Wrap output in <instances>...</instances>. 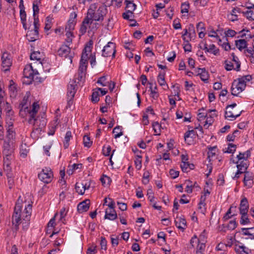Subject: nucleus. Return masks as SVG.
I'll list each match as a JSON object with an SVG mask.
<instances>
[{
  "label": "nucleus",
  "mask_w": 254,
  "mask_h": 254,
  "mask_svg": "<svg viewBox=\"0 0 254 254\" xmlns=\"http://www.w3.org/2000/svg\"><path fill=\"white\" fill-rule=\"evenodd\" d=\"M54 178L52 169L49 167H45L38 174V178L45 184L50 183Z\"/></svg>",
  "instance_id": "0eeeda50"
},
{
  "label": "nucleus",
  "mask_w": 254,
  "mask_h": 254,
  "mask_svg": "<svg viewBox=\"0 0 254 254\" xmlns=\"http://www.w3.org/2000/svg\"><path fill=\"white\" fill-rule=\"evenodd\" d=\"M199 113L197 114V119L199 122L201 123V121L204 120V119L206 118V117L207 116V114H206L205 113L200 111H204V109H200L198 110Z\"/></svg>",
  "instance_id": "09e8293b"
},
{
  "label": "nucleus",
  "mask_w": 254,
  "mask_h": 254,
  "mask_svg": "<svg viewBox=\"0 0 254 254\" xmlns=\"http://www.w3.org/2000/svg\"><path fill=\"white\" fill-rule=\"evenodd\" d=\"M196 245V251L204 252L205 249V244L197 243L194 244V246Z\"/></svg>",
  "instance_id": "338daca9"
},
{
  "label": "nucleus",
  "mask_w": 254,
  "mask_h": 254,
  "mask_svg": "<svg viewBox=\"0 0 254 254\" xmlns=\"http://www.w3.org/2000/svg\"><path fill=\"white\" fill-rule=\"evenodd\" d=\"M244 14L248 19L251 21L254 20V12L251 10H248L244 12Z\"/></svg>",
  "instance_id": "864d4df0"
},
{
  "label": "nucleus",
  "mask_w": 254,
  "mask_h": 254,
  "mask_svg": "<svg viewBox=\"0 0 254 254\" xmlns=\"http://www.w3.org/2000/svg\"><path fill=\"white\" fill-rule=\"evenodd\" d=\"M113 132L114 133H115L114 137L115 138L120 137L123 134V133L122 131L121 127L119 126L115 127L114 128Z\"/></svg>",
  "instance_id": "de8ad7c7"
},
{
  "label": "nucleus",
  "mask_w": 254,
  "mask_h": 254,
  "mask_svg": "<svg viewBox=\"0 0 254 254\" xmlns=\"http://www.w3.org/2000/svg\"><path fill=\"white\" fill-rule=\"evenodd\" d=\"M240 33L241 34L240 37L241 38L245 37L246 39H252L254 37V36L252 35L250 33V31L248 30H246L245 29H243L240 32Z\"/></svg>",
  "instance_id": "79ce46f5"
},
{
  "label": "nucleus",
  "mask_w": 254,
  "mask_h": 254,
  "mask_svg": "<svg viewBox=\"0 0 254 254\" xmlns=\"http://www.w3.org/2000/svg\"><path fill=\"white\" fill-rule=\"evenodd\" d=\"M206 236L205 232L203 231V232L200 234L198 238H197L196 235H194L190 241V244L194 247V244H197V243L205 244L206 242Z\"/></svg>",
  "instance_id": "2eb2a0df"
},
{
  "label": "nucleus",
  "mask_w": 254,
  "mask_h": 254,
  "mask_svg": "<svg viewBox=\"0 0 254 254\" xmlns=\"http://www.w3.org/2000/svg\"><path fill=\"white\" fill-rule=\"evenodd\" d=\"M236 107V103L227 106L225 115L226 119L230 121H233L240 116L241 112L237 109Z\"/></svg>",
  "instance_id": "423d86ee"
},
{
  "label": "nucleus",
  "mask_w": 254,
  "mask_h": 254,
  "mask_svg": "<svg viewBox=\"0 0 254 254\" xmlns=\"http://www.w3.org/2000/svg\"><path fill=\"white\" fill-rule=\"evenodd\" d=\"M92 23L91 20L86 16L80 28V32L82 35L86 33L88 27H89V25L91 24Z\"/></svg>",
  "instance_id": "4be33fe9"
},
{
  "label": "nucleus",
  "mask_w": 254,
  "mask_h": 254,
  "mask_svg": "<svg viewBox=\"0 0 254 254\" xmlns=\"http://www.w3.org/2000/svg\"><path fill=\"white\" fill-rule=\"evenodd\" d=\"M77 15L75 12H72L70 14V19L68 21L67 24L65 26V30L73 31L74 29L75 25V19Z\"/></svg>",
  "instance_id": "a211bd4d"
},
{
  "label": "nucleus",
  "mask_w": 254,
  "mask_h": 254,
  "mask_svg": "<svg viewBox=\"0 0 254 254\" xmlns=\"http://www.w3.org/2000/svg\"><path fill=\"white\" fill-rule=\"evenodd\" d=\"M103 153L106 156H110L111 151V147L110 145H104L103 147Z\"/></svg>",
  "instance_id": "bf43d9fd"
},
{
  "label": "nucleus",
  "mask_w": 254,
  "mask_h": 254,
  "mask_svg": "<svg viewBox=\"0 0 254 254\" xmlns=\"http://www.w3.org/2000/svg\"><path fill=\"white\" fill-rule=\"evenodd\" d=\"M90 206V200L86 199L79 203L77 205V210L79 212L82 213L87 211Z\"/></svg>",
  "instance_id": "aec40b11"
},
{
  "label": "nucleus",
  "mask_w": 254,
  "mask_h": 254,
  "mask_svg": "<svg viewBox=\"0 0 254 254\" xmlns=\"http://www.w3.org/2000/svg\"><path fill=\"white\" fill-rule=\"evenodd\" d=\"M75 189L76 191L78 193L80 194H83L84 193V190L83 189V183H76L75 184Z\"/></svg>",
  "instance_id": "37998d69"
},
{
  "label": "nucleus",
  "mask_w": 254,
  "mask_h": 254,
  "mask_svg": "<svg viewBox=\"0 0 254 254\" xmlns=\"http://www.w3.org/2000/svg\"><path fill=\"white\" fill-rule=\"evenodd\" d=\"M206 120L204 122L203 126L205 128H207L210 125H211L213 122V119L212 117H208V115L206 117Z\"/></svg>",
  "instance_id": "052dcab7"
},
{
  "label": "nucleus",
  "mask_w": 254,
  "mask_h": 254,
  "mask_svg": "<svg viewBox=\"0 0 254 254\" xmlns=\"http://www.w3.org/2000/svg\"><path fill=\"white\" fill-rule=\"evenodd\" d=\"M190 7V5L189 3H183L181 5V12L183 13H188L189 12V9Z\"/></svg>",
  "instance_id": "774afa93"
},
{
  "label": "nucleus",
  "mask_w": 254,
  "mask_h": 254,
  "mask_svg": "<svg viewBox=\"0 0 254 254\" xmlns=\"http://www.w3.org/2000/svg\"><path fill=\"white\" fill-rule=\"evenodd\" d=\"M107 13V8L105 5H101L98 7L96 4H91L88 10L87 16L93 22L95 21H102Z\"/></svg>",
  "instance_id": "20e7f679"
},
{
  "label": "nucleus",
  "mask_w": 254,
  "mask_h": 254,
  "mask_svg": "<svg viewBox=\"0 0 254 254\" xmlns=\"http://www.w3.org/2000/svg\"><path fill=\"white\" fill-rule=\"evenodd\" d=\"M239 12L237 8H234L231 12V15L229 16V19L232 21L238 20V16L237 13Z\"/></svg>",
  "instance_id": "8fccbe9b"
},
{
  "label": "nucleus",
  "mask_w": 254,
  "mask_h": 254,
  "mask_svg": "<svg viewBox=\"0 0 254 254\" xmlns=\"http://www.w3.org/2000/svg\"><path fill=\"white\" fill-rule=\"evenodd\" d=\"M237 164V167L240 172L246 173V171L248 168L247 160H242L241 161H238L236 162Z\"/></svg>",
  "instance_id": "bb28decb"
},
{
  "label": "nucleus",
  "mask_w": 254,
  "mask_h": 254,
  "mask_svg": "<svg viewBox=\"0 0 254 254\" xmlns=\"http://www.w3.org/2000/svg\"><path fill=\"white\" fill-rule=\"evenodd\" d=\"M231 56L232 57V63H233L235 65V70L237 71H239L241 67V63L239 60L238 58L236 56L234 53L231 54Z\"/></svg>",
  "instance_id": "c9c22d12"
},
{
  "label": "nucleus",
  "mask_w": 254,
  "mask_h": 254,
  "mask_svg": "<svg viewBox=\"0 0 254 254\" xmlns=\"http://www.w3.org/2000/svg\"><path fill=\"white\" fill-rule=\"evenodd\" d=\"M252 79L251 75H247L235 80L232 84L231 94L234 96H238L245 90L247 83Z\"/></svg>",
  "instance_id": "39448f33"
},
{
  "label": "nucleus",
  "mask_w": 254,
  "mask_h": 254,
  "mask_svg": "<svg viewBox=\"0 0 254 254\" xmlns=\"http://www.w3.org/2000/svg\"><path fill=\"white\" fill-rule=\"evenodd\" d=\"M27 39L30 42H34L39 38V33L36 30H30L26 34Z\"/></svg>",
  "instance_id": "b1692460"
},
{
  "label": "nucleus",
  "mask_w": 254,
  "mask_h": 254,
  "mask_svg": "<svg viewBox=\"0 0 254 254\" xmlns=\"http://www.w3.org/2000/svg\"><path fill=\"white\" fill-rule=\"evenodd\" d=\"M176 226L183 231L186 227V221L184 217H177L175 220Z\"/></svg>",
  "instance_id": "6ab92c4d"
},
{
  "label": "nucleus",
  "mask_w": 254,
  "mask_h": 254,
  "mask_svg": "<svg viewBox=\"0 0 254 254\" xmlns=\"http://www.w3.org/2000/svg\"><path fill=\"white\" fill-rule=\"evenodd\" d=\"M29 149L28 147H27L25 144L24 145H21L20 149V156L25 158L27 156L28 153H29Z\"/></svg>",
  "instance_id": "c03bdc74"
},
{
  "label": "nucleus",
  "mask_w": 254,
  "mask_h": 254,
  "mask_svg": "<svg viewBox=\"0 0 254 254\" xmlns=\"http://www.w3.org/2000/svg\"><path fill=\"white\" fill-rule=\"evenodd\" d=\"M181 167L184 172H188L193 169L194 165L192 164H190L189 162H182Z\"/></svg>",
  "instance_id": "f704fd0d"
},
{
  "label": "nucleus",
  "mask_w": 254,
  "mask_h": 254,
  "mask_svg": "<svg viewBox=\"0 0 254 254\" xmlns=\"http://www.w3.org/2000/svg\"><path fill=\"white\" fill-rule=\"evenodd\" d=\"M76 81H70L67 86V102L69 105L70 104V102L72 101L73 98L74 97V95L76 91Z\"/></svg>",
  "instance_id": "9d476101"
},
{
  "label": "nucleus",
  "mask_w": 254,
  "mask_h": 254,
  "mask_svg": "<svg viewBox=\"0 0 254 254\" xmlns=\"http://www.w3.org/2000/svg\"><path fill=\"white\" fill-rule=\"evenodd\" d=\"M14 136L15 132L12 128V122H10L7 128L6 138L3 144V155L14 154Z\"/></svg>",
  "instance_id": "7ed1b4c3"
},
{
  "label": "nucleus",
  "mask_w": 254,
  "mask_h": 254,
  "mask_svg": "<svg viewBox=\"0 0 254 254\" xmlns=\"http://www.w3.org/2000/svg\"><path fill=\"white\" fill-rule=\"evenodd\" d=\"M153 129L155 135H159L161 131V126L157 122H153L152 124Z\"/></svg>",
  "instance_id": "e433bc0d"
},
{
  "label": "nucleus",
  "mask_w": 254,
  "mask_h": 254,
  "mask_svg": "<svg viewBox=\"0 0 254 254\" xmlns=\"http://www.w3.org/2000/svg\"><path fill=\"white\" fill-rule=\"evenodd\" d=\"M83 142L84 145L87 147H90L92 144V141H91L90 137L88 135L84 136Z\"/></svg>",
  "instance_id": "5fc2aeb1"
},
{
  "label": "nucleus",
  "mask_w": 254,
  "mask_h": 254,
  "mask_svg": "<svg viewBox=\"0 0 254 254\" xmlns=\"http://www.w3.org/2000/svg\"><path fill=\"white\" fill-rule=\"evenodd\" d=\"M196 36V33L194 29V27L193 24H190L188 26V36L187 39L191 40L194 39Z\"/></svg>",
  "instance_id": "c756f323"
},
{
  "label": "nucleus",
  "mask_w": 254,
  "mask_h": 254,
  "mask_svg": "<svg viewBox=\"0 0 254 254\" xmlns=\"http://www.w3.org/2000/svg\"><path fill=\"white\" fill-rule=\"evenodd\" d=\"M42 58L43 55L39 51L33 52L30 55V59L33 61H36V62L34 63L33 64L35 65L36 64L39 67L43 66V64L41 62Z\"/></svg>",
  "instance_id": "4468645a"
},
{
  "label": "nucleus",
  "mask_w": 254,
  "mask_h": 254,
  "mask_svg": "<svg viewBox=\"0 0 254 254\" xmlns=\"http://www.w3.org/2000/svg\"><path fill=\"white\" fill-rule=\"evenodd\" d=\"M240 214L241 215V217L240 222L241 225H245L251 223V221L248 218L247 213H245V214Z\"/></svg>",
  "instance_id": "a19ab883"
},
{
  "label": "nucleus",
  "mask_w": 254,
  "mask_h": 254,
  "mask_svg": "<svg viewBox=\"0 0 254 254\" xmlns=\"http://www.w3.org/2000/svg\"><path fill=\"white\" fill-rule=\"evenodd\" d=\"M201 79L205 82H207L209 78V74L204 68H199L198 70Z\"/></svg>",
  "instance_id": "2f4dec72"
},
{
  "label": "nucleus",
  "mask_w": 254,
  "mask_h": 254,
  "mask_svg": "<svg viewBox=\"0 0 254 254\" xmlns=\"http://www.w3.org/2000/svg\"><path fill=\"white\" fill-rule=\"evenodd\" d=\"M243 235L250 236L251 239H254V227L252 228H243L241 229Z\"/></svg>",
  "instance_id": "473e14b6"
},
{
  "label": "nucleus",
  "mask_w": 254,
  "mask_h": 254,
  "mask_svg": "<svg viewBox=\"0 0 254 254\" xmlns=\"http://www.w3.org/2000/svg\"><path fill=\"white\" fill-rule=\"evenodd\" d=\"M36 66V65L31 63L25 66L23 70V75L25 78L29 79L28 81L31 82L32 80H34L35 76L39 74L38 70L36 68H34Z\"/></svg>",
  "instance_id": "6e6552de"
},
{
  "label": "nucleus",
  "mask_w": 254,
  "mask_h": 254,
  "mask_svg": "<svg viewBox=\"0 0 254 254\" xmlns=\"http://www.w3.org/2000/svg\"><path fill=\"white\" fill-rule=\"evenodd\" d=\"M127 10L132 12L136 9V5L132 1L125 0Z\"/></svg>",
  "instance_id": "58836bf2"
},
{
  "label": "nucleus",
  "mask_w": 254,
  "mask_h": 254,
  "mask_svg": "<svg viewBox=\"0 0 254 254\" xmlns=\"http://www.w3.org/2000/svg\"><path fill=\"white\" fill-rule=\"evenodd\" d=\"M208 151L207 153V159L209 162L213 161L216 159V153L217 152V148L216 146L210 147L208 148Z\"/></svg>",
  "instance_id": "a878e982"
},
{
  "label": "nucleus",
  "mask_w": 254,
  "mask_h": 254,
  "mask_svg": "<svg viewBox=\"0 0 254 254\" xmlns=\"http://www.w3.org/2000/svg\"><path fill=\"white\" fill-rule=\"evenodd\" d=\"M190 40L187 39L186 37H184V49L185 52H190L191 50V46L189 43Z\"/></svg>",
  "instance_id": "49530a36"
},
{
  "label": "nucleus",
  "mask_w": 254,
  "mask_h": 254,
  "mask_svg": "<svg viewBox=\"0 0 254 254\" xmlns=\"http://www.w3.org/2000/svg\"><path fill=\"white\" fill-rule=\"evenodd\" d=\"M92 45V43L91 42H90L89 44H87L85 47L81 58L82 61H87L88 55L91 52Z\"/></svg>",
  "instance_id": "412c9836"
},
{
  "label": "nucleus",
  "mask_w": 254,
  "mask_h": 254,
  "mask_svg": "<svg viewBox=\"0 0 254 254\" xmlns=\"http://www.w3.org/2000/svg\"><path fill=\"white\" fill-rule=\"evenodd\" d=\"M150 89L151 91V97L154 99H156L158 97V92L156 91V86H155L154 88H153L152 86H150Z\"/></svg>",
  "instance_id": "0e129e2a"
},
{
  "label": "nucleus",
  "mask_w": 254,
  "mask_h": 254,
  "mask_svg": "<svg viewBox=\"0 0 254 254\" xmlns=\"http://www.w3.org/2000/svg\"><path fill=\"white\" fill-rule=\"evenodd\" d=\"M116 52L115 43L109 42L102 50V56L104 57H112V58H114L115 57Z\"/></svg>",
  "instance_id": "1a4fd4ad"
},
{
  "label": "nucleus",
  "mask_w": 254,
  "mask_h": 254,
  "mask_svg": "<svg viewBox=\"0 0 254 254\" xmlns=\"http://www.w3.org/2000/svg\"><path fill=\"white\" fill-rule=\"evenodd\" d=\"M235 44L237 48L242 51L247 47V42L246 39H240L235 41Z\"/></svg>",
  "instance_id": "7c9ffc66"
},
{
  "label": "nucleus",
  "mask_w": 254,
  "mask_h": 254,
  "mask_svg": "<svg viewBox=\"0 0 254 254\" xmlns=\"http://www.w3.org/2000/svg\"><path fill=\"white\" fill-rule=\"evenodd\" d=\"M201 49L204 50L205 53H210L213 54L215 56L218 55L219 54V50L217 48L216 46L214 44H211L207 47V45L206 43L204 44L203 48H202L201 46H200Z\"/></svg>",
  "instance_id": "dca6fc26"
},
{
  "label": "nucleus",
  "mask_w": 254,
  "mask_h": 254,
  "mask_svg": "<svg viewBox=\"0 0 254 254\" xmlns=\"http://www.w3.org/2000/svg\"><path fill=\"white\" fill-rule=\"evenodd\" d=\"M21 210L22 205L21 204L17 203L12 217V223L16 229H17L18 225L22 223L23 229L27 230L29 224L32 212V205L28 204L25 205L23 212L21 211Z\"/></svg>",
  "instance_id": "f03ea898"
},
{
  "label": "nucleus",
  "mask_w": 254,
  "mask_h": 254,
  "mask_svg": "<svg viewBox=\"0 0 254 254\" xmlns=\"http://www.w3.org/2000/svg\"><path fill=\"white\" fill-rule=\"evenodd\" d=\"M165 73L164 72H160L158 75L157 81L159 85L165 89V88H168V86L165 80Z\"/></svg>",
  "instance_id": "cd10ccee"
},
{
  "label": "nucleus",
  "mask_w": 254,
  "mask_h": 254,
  "mask_svg": "<svg viewBox=\"0 0 254 254\" xmlns=\"http://www.w3.org/2000/svg\"><path fill=\"white\" fill-rule=\"evenodd\" d=\"M235 65L231 61H226L225 62V68L227 70H235Z\"/></svg>",
  "instance_id": "4d7b16f0"
},
{
  "label": "nucleus",
  "mask_w": 254,
  "mask_h": 254,
  "mask_svg": "<svg viewBox=\"0 0 254 254\" xmlns=\"http://www.w3.org/2000/svg\"><path fill=\"white\" fill-rule=\"evenodd\" d=\"M19 106L20 115L23 118H28V123L33 125L31 136L35 139H38L47 124V120L45 118L36 117L40 109L39 105L35 102L31 105L30 93L27 92Z\"/></svg>",
  "instance_id": "f257e3e1"
},
{
  "label": "nucleus",
  "mask_w": 254,
  "mask_h": 254,
  "mask_svg": "<svg viewBox=\"0 0 254 254\" xmlns=\"http://www.w3.org/2000/svg\"><path fill=\"white\" fill-rule=\"evenodd\" d=\"M218 31H214L212 30L210 31L208 33V36L210 37H214L218 41V45H221V43L222 42V40L220 39V37L218 35Z\"/></svg>",
  "instance_id": "a18cd8bd"
},
{
  "label": "nucleus",
  "mask_w": 254,
  "mask_h": 254,
  "mask_svg": "<svg viewBox=\"0 0 254 254\" xmlns=\"http://www.w3.org/2000/svg\"><path fill=\"white\" fill-rule=\"evenodd\" d=\"M224 33L226 37H233L236 35L237 32L232 29H228Z\"/></svg>",
  "instance_id": "680f3d73"
},
{
  "label": "nucleus",
  "mask_w": 254,
  "mask_h": 254,
  "mask_svg": "<svg viewBox=\"0 0 254 254\" xmlns=\"http://www.w3.org/2000/svg\"><path fill=\"white\" fill-rule=\"evenodd\" d=\"M9 90L10 92V96H15L16 93L17 92L16 91V85L14 84V83L12 81H10V84L9 86Z\"/></svg>",
  "instance_id": "3c124183"
},
{
  "label": "nucleus",
  "mask_w": 254,
  "mask_h": 254,
  "mask_svg": "<svg viewBox=\"0 0 254 254\" xmlns=\"http://www.w3.org/2000/svg\"><path fill=\"white\" fill-rule=\"evenodd\" d=\"M123 17L125 19L131 20L133 17V12L126 10V11L123 13Z\"/></svg>",
  "instance_id": "13d9d810"
},
{
  "label": "nucleus",
  "mask_w": 254,
  "mask_h": 254,
  "mask_svg": "<svg viewBox=\"0 0 254 254\" xmlns=\"http://www.w3.org/2000/svg\"><path fill=\"white\" fill-rule=\"evenodd\" d=\"M14 160V154L3 155V167L7 173L10 172L11 163Z\"/></svg>",
  "instance_id": "ddd939ff"
},
{
  "label": "nucleus",
  "mask_w": 254,
  "mask_h": 254,
  "mask_svg": "<svg viewBox=\"0 0 254 254\" xmlns=\"http://www.w3.org/2000/svg\"><path fill=\"white\" fill-rule=\"evenodd\" d=\"M249 204L247 199L246 197L243 198L240 203V213L245 214L248 212Z\"/></svg>",
  "instance_id": "393cba45"
},
{
  "label": "nucleus",
  "mask_w": 254,
  "mask_h": 254,
  "mask_svg": "<svg viewBox=\"0 0 254 254\" xmlns=\"http://www.w3.org/2000/svg\"><path fill=\"white\" fill-rule=\"evenodd\" d=\"M58 54L62 57L68 58L70 63H72V56L70 53V48L67 45H63L58 51Z\"/></svg>",
  "instance_id": "9b49d317"
},
{
  "label": "nucleus",
  "mask_w": 254,
  "mask_h": 254,
  "mask_svg": "<svg viewBox=\"0 0 254 254\" xmlns=\"http://www.w3.org/2000/svg\"><path fill=\"white\" fill-rule=\"evenodd\" d=\"M205 197L204 196H201L200 199V201L198 203V209L200 210V211L203 213L204 214L206 208H205Z\"/></svg>",
  "instance_id": "4c0bfd02"
},
{
  "label": "nucleus",
  "mask_w": 254,
  "mask_h": 254,
  "mask_svg": "<svg viewBox=\"0 0 254 254\" xmlns=\"http://www.w3.org/2000/svg\"><path fill=\"white\" fill-rule=\"evenodd\" d=\"M141 162V156L137 155L136 158L134 161L135 168L137 170H139L141 169L142 167Z\"/></svg>",
  "instance_id": "603ef678"
},
{
  "label": "nucleus",
  "mask_w": 254,
  "mask_h": 254,
  "mask_svg": "<svg viewBox=\"0 0 254 254\" xmlns=\"http://www.w3.org/2000/svg\"><path fill=\"white\" fill-rule=\"evenodd\" d=\"M105 219L114 220L117 218V214L113 208H108L106 210Z\"/></svg>",
  "instance_id": "5701e85b"
},
{
  "label": "nucleus",
  "mask_w": 254,
  "mask_h": 254,
  "mask_svg": "<svg viewBox=\"0 0 254 254\" xmlns=\"http://www.w3.org/2000/svg\"><path fill=\"white\" fill-rule=\"evenodd\" d=\"M41 0H35L33 2V16L34 18L38 17L39 13V4L41 3Z\"/></svg>",
  "instance_id": "c85d7f7f"
},
{
  "label": "nucleus",
  "mask_w": 254,
  "mask_h": 254,
  "mask_svg": "<svg viewBox=\"0 0 254 254\" xmlns=\"http://www.w3.org/2000/svg\"><path fill=\"white\" fill-rule=\"evenodd\" d=\"M245 186L248 188L252 187L254 183V175L252 173L247 172L245 174L244 179Z\"/></svg>",
  "instance_id": "f3484780"
},
{
  "label": "nucleus",
  "mask_w": 254,
  "mask_h": 254,
  "mask_svg": "<svg viewBox=\"0 0 254 254\" xmlns=\"http://www.w3.org/2000/svg\"><path fill=\"white\" fill-rule=\"evenodd\" d=\"M72 137L71 132L70 131H67L66 132L64 141V146L65 149L67 148L69 146V141L70 138Z\"/></svg>",
  "instance_id": "ea45409f"
},
{
  "label": "nucleus",
  "mask_w": 254,
  "mask_h": 254,
  "mask_svg": "<svg viewBox=\"0 0 254 254\" xmlns=\"http://www.w3.org/2000/svg\"><path fill=\"white\" fill-rule=\"evenodd\" d=\"M236 145L233 144H229L228 146L225 148L224 152L228 153H234L236 151Z\"/></svg>",
  "instance_id": "6e6d98bb"
},
{
  "label": "nucleus",
  "mask_w": 254,
  "mask_h": 254,
  "mask_svg": "<svg viewBox=\"0 0 254 254\" xmlns=\"http://www.w3.org/2000/svg\"><path fill=\"white\" fill-rule=\"evenodd\" d=\"M250 155L249 153L247 152L246 153H240L239 155H237V158L238 159V161H241L242 160H247V158L248 156Z\"/></svg>",
  "instance_id": "e2e57ef3"
},
{
  "label": "nucleus",
  "mask_w": 254,
  "mask_h": 254,
  "mask_svg": "<svg viewBox=\"0 0 254 254\" xmlns=\"http://www.w3.org/2000/svg\"><path fill=\"white\" fill-rule=\"evenodd\" d=\"M174 8L173 7H169L166 10V13L167 16L171 19L174 15Z\"/></svg>",
  "instance_id": "69168bd1"
},
{
  "label": "nucleus",
  "mask_w": 254,
  "mask_h": 254,
  "mask_svg": "<svg viewBox=\"0 0 254 254\" xmlns=\"http://www.w3.org/2000/svg\"><path fill=\"white\" fill-rule=\"evenodd\" d=\"M195 136V132L193 130H188L184 134L185 140L189 143L192 141V139Z\"/></svg>",
  "instance_id": "72a5a7b5"
},
{
  "label": "nucleus",
  "mask_w": 254,
  "mask_h": 254,
  "mask_svg": "<svg viewBox=\"0 0 254 254\" xmlns=\"http://www.w3.org/2000/svg\"><path fill=\"white\" fill-rule=\"evenodd\" d=\"M12 62L10 55L6 52L3 53L1 56V65L3 70L5 71L8 70Z\"/></svg>",
  "instance_id": "f8f14e48"
}]
</instances>
